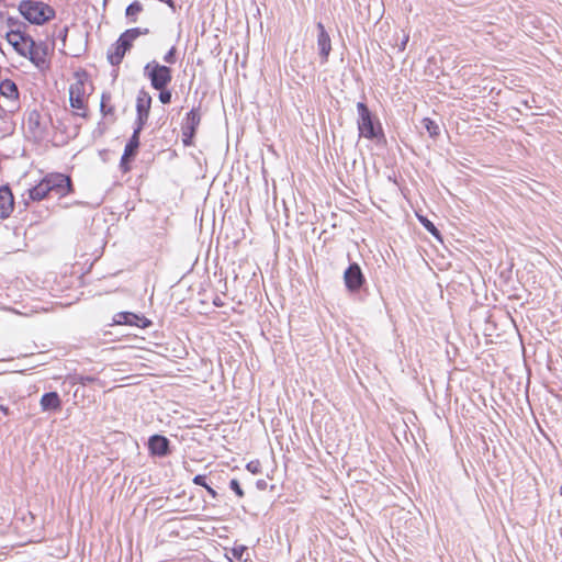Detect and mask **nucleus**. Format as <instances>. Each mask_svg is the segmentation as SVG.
Returning <instances> with one entry per match:
<instances>
[{
	"label": "nucleus",
	"instance_id": "nucleus-14",
	"mask_svg": "<svg viewBox=\"0 0 562 562\" xmlns=\"http://www.w3.org/2000/svg\"><path fill=\"white\" fill-rule=\"evenodd\" d=\"M316 27L318 31V33H317L318 54H319L322 63L325 64L328 61V57L331 52V40L322 22H318L316 24Z\"/></svg>",
	"mask_w": 562,
	"mask_h": 562
},
{
	"label": "nucleus",
	"instance_id": "nucleus-29",
	"mask_svg": "<svg viewBox=\"0 0 562 562\" xmlns=\"http://www.w3.org/2000/svg\"><path fill=\"white\" fill-rule=\"evenodd\" d=\"M68 31L69 29L67 25L59 27L53 33V37L60 40L63 42V45L65 46Z\"/></svg>",
	"mask_w": 562,
	"mask_h": 562
},
{
	"label": "nucleus",
	"instance_id": "nucleus-26",
	"mask_svg": "<svg viewBox=\"0 0 562 562\" xmlns=\"http://www.w3.org/2000/svg\"><path fill=\"white\" fill-rule=\"evenodd\" d=\"M13 415L9 406L0 404V425H7L8 419Z\"/></svg>",
	"mask_w": 562,
	"mask_h": 562
},
{
	"label": "nucleus",
	"instance_id": "nucleus-4",
	"mask_svg": "<svg viewBox=\"0 0 562 562\" xmlns=\"http://www.w3.org/2000/svg\"><path fill=\"white\" fill-rule=\"evenodd\" d=\"M144 76L149 79L153 89L167 88L172 80V69L151 60L145 65Z\"/></svg>",
	"mask_w": 562,
	"mask_h": 562
},
{
	"label": "nucleus",
	"instance_id": "nucleus-7",
	"mask_svg": "<svg viewBox=\"0 0 562 562\" xmlns=\"http://www.w3.org/2000/svg\"><path fill=\"white\" fill-rule=\"evenodd\" d=\"M151 101L153 99L147 91L140 90L138 92L136 98V120L133 128V131H135L136 133H142L143 128L147 123Z\"/></svg>",
	"mask_w": 562,
	"mask_h": 562
},
{
	"label": "nucleus",
	"instance_id": "nucleus-15",
	"mask_svg": "<svg viewBox=\"0 0 562 562\" xmlns=\"http://www.w3.org/2000/svg\"><path fill=\"white\" fill-rule=\"evenodd\" d=\"M14 207V198L9 186L0 187V218L10 216Z\"/></svg>",
	"mask_w": 562,
	"mask_h": 562
},
{
	"label": "nucleus",
	"instance_id": "nucleus-3",
	"mask_svg": "<svg viewBox=\"0 0 562 562\" xmlns=\"http://www.w3.org/2000/svg\"><path fill=\"white\" fill-rule=\"evenodd\" d=\"M19 13L33 25H44L56 16L55 9L38 0H22L18 7Z\"/></svg>",
	"mask_w": 562,
	"mask_h": 562
},
{
	"label": "nucleus",
	"instance_id": "nucleus-27",
	"mask_svg": "<svg viewBox=\"0 0 562 562\" xmlns=\"http://www.w3.org/2000/svg\"><path fill=\"white\" fill-rule=\"evenodd\" d=\"M247 551V547L239 544L232 548V554L233 557L238 561L246 562L247 559H244V553Z\"/></svg>",
	"mask_w": 562,
	"mask_h": 562
},
{
	"label": "nucleus",
	"instance_id": "nucleus-38",
	"mask_svg": "<svg viewBox=\"0 0 562 562\" xmlns=\"http://www.w3.org/2000/svg\"><path fill=\"white\" fill-rule=\"evenodd\" d=\"M16 23H18V21H16V20H14L13 18H9V19H8V24H9V25L16 24Z\"/></svg>",
	"mask_w": 562,
	"mask_h": 562
},
{
	"label": "nucleus",
	"instance_id": "nucleus-16",
	"mask_svg": "<svg viewBox=\"0 0 562 562\" xmlns=\"http://www.w3.org/2000/svg\"><path fill=\"white\" fill-rule=\"evenodd\" d=\"M149 33L148 29H142V27H132L126 31H124L119 36L120 45L123 46L127 52L133 46V42L138 38L140 35H147Z\"/></svg>",
	"mask_w": 562,
	"mask_h": 562
},
{
	"label": "nucleus",
	"instance_id": "nucleus-35",
	"mask_svg": "<svg viewBox=\"0 0 562 562\" xmlns=\"http://www.w3.org/2000/svg\"><path fill=\"white\" fill-rule=\"evenodd\" d=\"M408 41H409V34H404L401 42L396 44L400 52L405 50Z\"/></svg>",
	"mask_w": 562,
	"mask_h": 562
},
{
	"label": "nucleus",
	"instance_id": "nucleus-17",
	"mask_svg": "<svg viewBox=\"0 0 562 562\" xmlns=\"http://www.w3.org/2000/svg\"><path fill=\"white\" fill-rule=\"evenodd\" d=\"M40 405L43 412L57 411L61 407V401L57 392H46L42 395Z\"/></svg>",
	"mask_w": 562,
	"mask_h": 562
},
{
	"label": "nucleus",
	"instance_id": "nucleus-32",
	"mask_svg": "<svg viewBox=\"0 0 562 562\" xmlns=\"http://www.w3.org/2000/svg\"><path fill=\"white\" fill-rule=\"evenodd\" d=\"M246 469L252 474H258L261 472V464L259 460H252L246 464Z\"/></svg>",
	"mask_w": 562,
	"mask_h": 562
},
{
	"label": "nucleus",
	"instance_id": "nucleus-30",
	"mask_svg": "<svg viewBox=\"0 0 562 562\" xmlns=\"http://www.w3.org/2000/svg\"><path fill=\"white\" fill-rule=\"evenodd\" d=\"M229 488L238 496V497H244L245 495V492L244 490L241 488L240 486V483L237 479H232L229 481Z\"/></svg>",
	"mask_w": 562,
	"mask_h": 562
},
{
	"label": "nucleus",
	"instance_id": "nucleus-19",
	"mask_svg": "<svg viewBox=\"0 0 562 562\" xmlns=\"http://www.w3.org/2000/svg\"><path fill=\"white\" fill-rule=\"evenodd\" d=\"M0 94L9 99H19V89L16 83L11 79H3L0 82Z\"/></svg>",
	"mask_w": 562,
	"mask_h": 562
},
{
	"label": "nucleus",
	"instance_id": "nucleus-9",
	"mask_svg": "<svg viewBox=\"0 0 562 562\" xmlns=\"http://www.w3.org/2000/svg\"><path fill=\"white\" fill-rule=\"evenodd\" d=\"M147 449L150 457L154 458H166L171 454V442L170 440L159 434L151 435L147 441Z\"/></svg>",
	"mask_w": 562,
	"mask_h": 562
},
{
	"label": "nucleus",
	"instance_id": "nucleus-24",
	"mask_svg": "<svg viewBox=\"0 0 562 562\" xmlns=\"http://www.w3.org/2000/svg\"><path fill=\"white\" fill-rule=\"evenodd\" d=\"M417 218L429 234H431L436 238H440V231L436 227V225L430 220H428L426 216H423L419 214H417Z\"/></svg>",
	"mask_w": 562,
	"mask_h": 562
},
{
	"label": "nucleus",
	"instance_id": "nucleus-28",
	"mask_svg": "<svg viewBox=\"0 0 562 562\" xmlns=\"http://www.w3.org/2000/svg\"><path fill=\"white\" fill-rule=\"evenodd\" d=\"M97 379L92 375H82V374H78L74 378V383L75 384H80L82 386H86L90 383H93Z\"/></svg>",
	"mask_w": 562,
	"mask_h": 562
},
{
	"label": "nucleus",
	"instance_id": "nucleus-8",
	"mask_svg": "<svg viewBox=\"0 0 562 562\" xmlns=\"http://www.w3.org/2000/svg\"><path fill=\"white\" fill-rule=\"evenodd\" d=\"M344 282L346 289L356 293L366 284V277L361 267L357 262H351L344 272Z\"/></svg>",
	"mask_w": 562,
	"mask_h": 562
},
{
	"label": "nucleus",
	"instance_id": "nucleus-13",
	"mask_svg": "<svg viewBox=\"0 0 562 562\" xmlns=\"http://www.w3.org/2000/svg\"><path fill=\"white\" fill-rule=\"evenodd\" d=\"M27 130L36 139H43L47 134V123L43 121L41 113L33 110L27 114Z\"/></svg>",
	"mask_w": 562,
	"mask_h": 562
},
{
	"label": "nucleus",
	"instance_id": "nucleus-37",
	"mask_svg": "<svg viewBox=\"0 0 562 562\" xmlns=\"http://www.w3.org/2000/svg\"><path fill=\"white\" fill-rule=\"evenodd\" d=\"M205 490L213 498L218 496L217 492L212 486L209 485Z\"/></svg>",
	"mask_w": 562,
	"mask_h": 562
},
{
	"label": "nucleus",
	"instance_id": "nucleus-34",
	"mask_svg": "<svg viewBox=\"0 0 562 562\" xmlns=\"http://www.w3.org/2000/svg\"><path fill=\"white\" fill-rule=\"evenodd\" d=\"M192 482L193 484L198 485V486H202L204 488H206L209 486L207 482H206V476L204 474H196L193 479H192Z\"/></svg>",
	"mask_w": 562,
	"mask_h": 562
},
{
	"label": "nucleus",
	"instance_id": "nucleus-6",
	"mask_svg": "<svg viewBox=\"0 0 562 562\" xmlns=\"http://www.w3.org/2000/svg\"><path fill=\"white\" fill-rule=\"evenodd\" d=\"M201 122L200 108H192L181 123V140L183 146L193 145V138Z\"/></svg>",
	"mask_w": 562,
	"mask_h": 562
},
{
	"label": "nucleus",
	"instance_id": "nucleus-23",
	"mask_svg": "<svg viewBox=\"0 0 562 562\" xmlns=\"http://www.w3.org/2000/svg\"><path fill=\"white\" fill-rule=\"evenodd\" d=\"M424 128L427 131L431 138H436L440 135V127L436 121L430 117H424L422 121Z\"/></svg>",
	"mask_w": 562,
	"mask_h": 562
},
{
	"label": "nucleus",
	"instance_id": "nucleus-39",
	"mask_svg": "<svg viewBox=\"0 0 562 562\" xmlns=\"http://www.w3.org/2000/svg\"><path fill=\"white\" fill-rule=\"evenodd\" d=\"M213 303H214L215 306H222L223 305L222 302L220 301V299L214 300Z\"/></svg>",
	"mask_w": 562,
	"mask_h": 562
},
{
	"label": "nucleus",
	"instance_id": "nucleus-5",
	"mask_svg": "<svg viewBox=\"0 0 562 562\" xmlns=\"http://www.w3.org/2000/svg\"><path fill=\"white\" fill-rule=\"evenodd\" d=\"M43 180L49 193L57 198H64L72 190L71 179L67 175L59 172L48 173Z\"/></svg>",
	"mask_w": 562,
	"mask_h": 562
},
{
	"label": "nucleus",
	"instance_id": "nucleus-12",
	"mask_svg": "<svg viewBox=\"0 0 562 562\" xmlns=\"http://www.w3.org/2000/svg\"><path fill=\"white\" fill-rule=\"evenodd\" d=\"M113 322L115 325L136 326L138 328H146L151 325L150 319L133 312H119L114 315Z\"/></svg>",
	"mask_w": 562,
	"mask_h": 562
},
{
	"label": "nucleus",
	"instance_id": "nucleus-11",
	"mask_svg": "<svg viewBox=\"0 0 562 562\" xmlns=\"http://www.w3.org/2000/svg\"><path fill=\"white\" fill-rule=\"evenodd\" d=\"M85 86L82 80H78L77 82L72 83L69 88V102L71 108L76 110H81L82 112H78L77 115L81 117L87 116V110H86V101H85Z\"/></svg>",
	"mask_w": 562,
	"mask_h": 562
},
{
	"label": "nucleus",
	"instance_id": "nucleus-18",
	"mask_svg": "<svg viewBox=\"0 0 562 562\" xmlns=\"http://www.w3.org/2000/svg\"><path fill=\"white\" fill-rule=\"evenodd\" d=\"M126 52L127 50L123 46L120 45L119 40H116V42L114 44H112L111 47L108 49V53H106L108 61L112 66H119L122 63Z\"/></svg>",
	"mask_w": 562,
	"mask_h": 562
},
{
	"label": "nucleus",
	"instance_id": "nucleus-31",
	"mask_svg": "<svg viewBox=\"0 0 562 562\" xmlns=\"http://www.w3.org/2000/svg\"><path fill=\"white\" fill-rule=\"evenodd\" d=\"M164 61L173 65L177 61V49L172 46L164 56Z\"/></svg>",
	"mask_w": 562,
	"mask_h": 562
},
{
	"label": "nucleus",
	"instance_id": "nucleus-21",
	"mask_svg": "<svg viewBox=\"0 0 562 562\" xmlns=\"http://www.w3.org/2000/svg\"><path fill=\"white\" fill-rule=\"evenodd\" d=\"M143 11V4L135 0L131 2L126 10H125V16L130 23H136L137 22V15Z\"/></svg>",
	"mask_w": 562,
	"mask_h": 562
},
{
	"label": "nucleus",
	"instance_id": "nucleus-1",
	"mask_svg": "<svg viewBox=\"0 0 562 562\" xmlns=\"http://www.w3.org/2000/svg\"><path fill=\"white\" fill-rule=\"evenodd\" d=\"M5 38L20 56L29 58L37 68L42 69L46 66L47 47L44 43H36L30 34L20 27L10 30L5 34Z\"/></svg>",
	"mask_w": 562,
	"mask_h": 562
},
{
	"label": "nucleus",
	"instance_id": "nucleus-2",
	"mask_svg": "<svg viewBox=\"0 0 562 562\" xmlns=\"http://www.w3.org/2000/svg\"><path fill=\"white\" fill-rule=\"evenodd\" d=\"M357 127L360 137L370 140H385L383 127L379 119L371 112L364 102L357 103Z\"/></svg>",
	"mask_w": 562,
	"mask_h": 562
},
{
	"label": "nucleus",
	"instance_id": "nucleus-33",
	"mask_svg": "<svg viewBox=\"0 0 562 562\" xmlns=\"http://www.w3.org/2000/svg\"><path fill=\"white\" fill-rule=\"evenodd\" d=\"M105 132H106V126H105L104 122L100 121L98 123L97 127L93 130L92 136L94 138L101 137L104 135Z\"/></svg>",
	"mask_w": 562,
	"mask_h": 562
},
{
	"label": "nucleus",
	"instance_id": "nucleus-10",
	"mask_svg": "<svg viewBox=\"0 0 562 562\" xmlns=\"http://www.w3.org/2000/svg\"><path fill=\"white\" fill-rule=\"evenodd\" d=\"M139 136L140 133L133 131L132 136L125 144L124 151L120 160V168L123 172L131 170V162L136 157L140 145Z\"/></svg>",
	"mask_w": 562,
	"mask_h": 562
},
{
	"label": "nucleus",
	"instance_id": "nucleus-36",
	"mask_svg": "<svg viewBox=\"0 0 562 562\" xmlns=\"http://www.w3.org/2000/svg\"><path fill=\"white\" fill-rule=\"evenodd\" d=\"M256 486H257V488H258V490H261V491H262V490H266V487H267V482H266L265 480H258V481L256 482Z\"/></svg>",
	"mask_w": 562,
	"mask_h": 562
},
{
	"label": "nucleus",
	"instance_id": "nucleus-22",
	"mask_svg": "<svg viewBox=\"0 0 562 562\" xmlns=\"http://www.w3.org/2000/svg\"><path fill=\"white\" fill-rule=\"evenodd\" d=\"M110 102L111 94L109 92H103L100 101V112L103 116L114 114V106Z\"/></svg>",
	"mask_w": 562,
	"mask_h": 562
},
{
	"label": "nucleus",
	"instance_id": "nucleus-20",
	"mask_svg": "<svg viewBox=\"0 0 562 562\" xmlns=\"http://www.w3.org/2000/svg\"><path fill=\"white\" fill-rule=\"evenodd\" d=\"M27 192L29 199L32 201H41L50 194L43 179Z\"/></svg>",
	"mask_w": 562,
	"mask_h": 562
},
{
	"label": "nucleus",
	"instance_id": "nucleus-25",
	"mask_svg": "<svg viewBox=\"0 0 562 562\" xmlns=\"http://www.w3.org/2000/svg\"><path fill=\"white\" fill-rule=\"evenodd\" d=\"M156 90L159 91L158 99L162 104H169L171 102L172 93L168 87Z\"/></svg>",
	"mask_w": 562,
	"mask_h": 562
}]
</instances>
